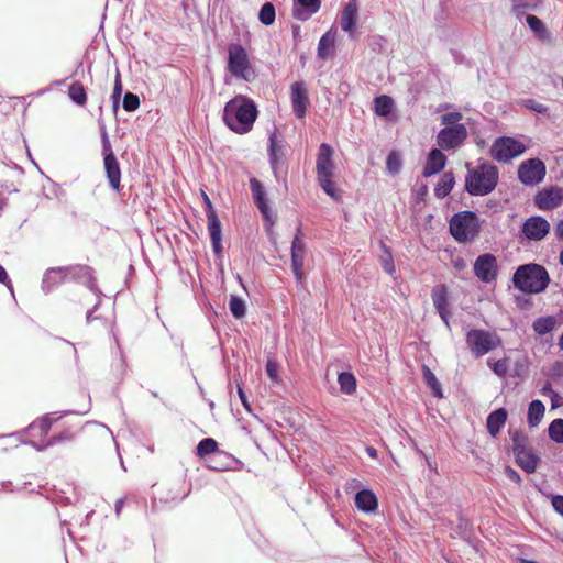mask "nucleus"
Segmentation results:
<instances>
[{"mask_svg": "<svg viewBox=\"0 0 563 563\" xmlns=\"http://www.w3.org/2000/svg\"><path fill=\"white\" fill-rule=\"evenodd\" d=\"M321 0H294V18L299 21H307L320 9Z\"/></svg>", "mask_w": 563, "mask_h": 563, "instance_id": "nucleus-26", "label": "nucleus"}, {"mask_svg": "<svg viewBox=\"0 0 563 563\" xmlns=\"http://www.w3.org/2000/svg\"><path fill=\"white\" fill-rule=\"evenodd\" d=\"M517 464L528 474L536 472L540 457L532 451V449H520L514 452Z\"/></svg>", "mask_w": 563, "mask_h": 563, "instance_id": "nucleus-28", "label": "nucleus"}, {"mask_svg": "<svg viewBox=\"0 0 563 563\" xmlns=\"http://www.w3.org/2000/svg\"><path fill=\"white\" fill-rule=\"evenodd\" d=\"M0 283L5 285L10 284L8 273L2 265H0Z\"/></svg>", "mask_w": 563, "mask_h": 563, "instance_id": "nucleus-61", "label": "nucleus"}, {"mask_svg": "<svg viewBox=\"0 0 563 563\" xmlns=\"http://www.w3.org/2000/svg\"><path fill=\"white\" fill-rule=\"evenodd\" d=\"M514 286L526 294H540L550 283L547 269L539 264L530 263L519 266L512 276Z\"/></svg>", "mask_w": 563, "mask_h": 563, "instance_id": "nucleus-2", "label": "nucleus"}, {"mask_svg": "<svg viewBox=\"0 0 563 563\" xmlns=\"http://www.w3.org/2000/svg\"><path fill=\"white\" fill-rule=\"evenodd\" d=\"M519 104L528 110H531L536 113H547L548 112V107L543 103H540L538 102L537 100L534 99H521L519 101Z\"/></svg>", "mask_w": 563, "mask_h": 563, "instance_id": "nucleus-50", "label": "nucleus"}, {"mask_svg": "<svg viewBox=\"0 0 563 563\" xmlns=\"http://www.w3.org/2000/svg\"><path fill=\"white\" fill-rule=\"evenodd\" d=\"M73 412L74 411H64L59 416H56L57 413L53 412L51 415L44 416L40 420L34 421L33 423H31L29 426V428H27V432L32 437H36V435L44 437V435H46L48 433V431H49V429H51V427H52L54 421H57L60 418H63L64 416H67V415L73 413Z\"/></svg>", "mask_w": 563, "mask_h": 563, "instance_id": "nucleus-24", "label": "nucleus"}, {"mask_svg": "<svg viewBox=\"0 0 563 563\" xmlns=\"http://www.w3.org/2000/svg\"><path fill=\"white\" fill-rule=\"evenodd\" d=\"M508 412L505 408H498L492 411L486 420L487 431L492 437H496L507 421Z\"/></svg>", "mask_w": 563, "mask_h": 563, "instance_id": "nucleus-30", "label": "nucleus"}, {"mask_svg": "<svg viewBox=\"0 0 563 563\" xmlns=\"http://www.w3.org/2000/svg\"><path fill=\"white\" fill-rule=\"evenodd\" d=\"M335 44V35L331 31L324 33L319 40L318 44V57L321 59H328L333 54Z\"/></svg>", "mask_w": 563, "mask_h": 563, "instance_id": "nucleus-33", "label": "nucleus"}, {"mask_svg": "<svg viewBox=\"0 0 563 563\" xmlns=\"http://www.w3.org/2000/svg\"><path fill=\"white\" fill-rule=\"evenodd\" d=\"M525 151L526 146L520 141L509 136H500L494 141L490 155L497 162L507 163L523 154Z\"/></svg>", "mask_w": 563, "mask_h": 563, "instance_id": "nucleus-8", "label": "nucleus"}, {"mask_svg": "<svg viewBox=\"0 0 563 563\" xmlns=\"http://www.w3.org/2000/svg\"><path fill=\"white\" fill-rule=\"evenodd\" d=\"M375 113L379 117H387L393 110V99L386 95L375 98Z\"/></svg>", "mask_w": 563, "mask_h": 563, "instance_id": "nucleus-38", "label": "nucleus"}, {"mask_svg": "<svg viewBox=\"0 0 563 563\" xmlns=\"http://www.w3.org/2000/svg\"><path fill=\"white\" fill-rule=\"evenodd\" d=\"M250 188L252 191V197H253L254 203L261 211L262 216L265 219H269L272 214H271V208L267 203L264 186L262 185V183L258 179L253 177L250 179Z\"/></svg>", "mask_w": 563, "mask_h": 563, "instance_id": "nucleus-22", "label": "nucleus"}, {"mask_svg": "<svg viewBox=\"0 0 563 563\" xmlns=\"http://www.w3.org/2000/svg\"><path fill=\"white\" fill-rule=\"evenodd\" d=\"M505 474L507 475V477L510 481H512V482H515L517 484H520V482H521L520 474L517 471H515L514 468H511L510 466H507L505 468Z\"/></svg>", "mask_w": 563, "mask_h": 563, "instance_id": "nucleus-57", "label": "nucleus"}, {"mask_svg": "<svg viewBox=\"0 0 563 563\" xmlns=\"http://www.w3.org/2000/svg\"><path fill=\"white\" fill-rule=\"evenodd\" d=\"M355 506L364 512H373L378 507L376 495L369 489H361L355 495Z\"/></svg>", "mask_w": 563, "mask_h": 563, "instance_id": "nucleus-29", "label": "nucleus"}, {"mask_svg": "<svg viewBox=\"0 0 563 563\" xmlns=\"http://www.w3.org/2000/svg\"><path fill=\"white\" fill-rule=\"evenodd\" d=\"M423 377L427 385L432 389V393L437 397H442L441 385L438 382L435 375L427 366L423 367Z\"/></svg>", "mask_w": 563, "mask_h": 563, "instance_id": "nucleus-45", "label": "nucleus"}, {"mask_svg": "<svg viewBox=\"0 0 563 563\" xmlns=\"http://www.w3.org/2000/svg\"><path fill=\"white\" fill-rule=\"evenodd\" d=\"M451 235L459 243H466L475 240L481 230V221L473 211H460L449 222Z\"/></svg>", "mask_w": 563, "mask_h": 563, "instance_id": "nucleus-4", "label": "nucleus"}, {"mask_svg": "<svg viewBox=\"0 0 563 563\" xmlns=\"http://www.w3.org/2000/svg\"><path fill=\"white\" fill-rule=\"evenodd\" d=\"M68 280L81 283L87 286L91 291H96V283L92 276V271L87 265L67 266Z\"/></svg>", "mask_w": 563, "mask_h": 563, "instance_id": "nucleus-20", "label": "nucleus"}, {"mask_svg": "<svg viewBox=\"0 0 563 563\" xmlns=\"http://www.w3.org/2000/svg\"><path fill=\"white\" fill-rule=\"evenodd\" d=\"M290 100L295 115L298 119L305 118L310 101L308 90L302 81H295L290 86Z\"/></svg>", "mask_w": 563, "mask_h": 563, "instance_id": "nucleus-13", "label": "nucleus"}, {"mask_svg": "<svg viewBox=\"0 0 563 563\" xmlns=\"http://www.w3.org/2000/svg\"><path fill=\"white\" fill-rule=\"evenodd\" d=\"M463 119V114L461 112H448L441 115L440 121L442 125L445 126H455L461 124L460 121Z\"/></svg>", "mask_w": 563, "mask_h": 563, "instance_id": "nucleus-52", "label": "nucleus"}, {"mask_svg": "<svg viewBox=\"0 0 563 563\" xmlns=\"http://www.w3.org/2000/svg\"><path fill=\"white\" fill-rule=\"evenodd\" d=\"M73 412L74 411H64L59 416H56L57 413L53 412L51 415L44 416L40 420L34 421L33 423H31L29 426V428H27V432L32 437H36V435L44 437V435H46L48 433V431H49V429H51V427H52L54 421H57L60 418H63L64 416H67V415L73 413Z\"/></svg>", "mask_w": 563, "mask_h": 563, "instance_id": "nucleus-25", "label": "nucleus"}, {"mask_svg": "<svg viewBox=\"0 0 563 563\" xmlns=\"http://www.w3.org/2000/svg\"><path fill=\"white\" fill-rule=\"evenodd\" d=\"M386 169L391 175H397L401 169L400 156L395 152H390L386 159Z\"/></svg>", "mask_w": 563, "mask_h": 563, "instance_id": "nucleus-48", "label": "nucleus"}, {"mask_svg": "<svg viewBox=\"0 0 563 563\" xmlns=\"http://www.w3.org/2000/svg\"><path fill=\"white\" fill-rule=\"evenodd\" d=\"M550 231L549 222L541 216L528 218L521 228L522 234L531 241H540L547 236Z\"/></svg>", "mask_w": 563, "mask_h": 563, "instance_id": "nucleus-14", "label": "nucleus"}, {"mask_svg": "<svg viewBox=\"0 0 563 563\" xmlns=\"http://www.w3.org/2000/svg\"><path fill=\"white\" fill-rule=\"evenodd\" d=\"M333 176H321L318 177V181L322 190L332 198H336L335 184L332 181Z\"/></svg>", "mask_w": 563, "mask_h": 563, "instance_id": "nucleus-49", "label": "nucleus"}, {"mask_svg": "<svg viewBox=\"0 0 563 563\" xmlns=\"http://www.w3.org/2000/svg\"><path fill=\"white\" fill-rule=\"evenodd\" d=\"M380 247L384 252V254L380 256V265L387 274L391 275L395 273L393 255L385 244L382 243Z\"/></svg>", "mask_w": 563, "mask_h": 563, "instance_id": "nucleus-46", "label": "nucleus"}, {"mask_svg": "<svg viewBox=\"0 0 563 563\" xmlns=\"http://www.w3.org/2000/svg\"><path fill=\"white\" fill-rule=\"evenodd\" d=\"M468 136L464 124L444 126L437 134V144L443 151H452L461 147Z\"/></svg>", "mask_w": 563, "mask_h": 563, "instance_id": "nucleus-9", "label": "nucleus"}, {"mask_svg": "<svg viewBox=\"0 0 563 563\" xmlns=\"http://www.w3.org/2000/svg\"><path fill=\"white\" fill-rule=\"evenodd\" d=\"M101 142L104 170L109 185L114 191H119L121 188V169L104 126L101 130Z\"/></svg>", "mask_w": 563, "mask_h": 563, "instance_id": "nucleus-7", "label": "nucleus"}, {"mask_svg": "<svg viewBox=\"0 0 563 563\" xmlns=\"http://www.w3.org/2000/svg\"><path fill=\"white\" fill-rule=\"evenodd\" d=\"M446 163V156L442 153L441 148H432L428 155L423 173L424 177H430L440 173Z\"/></svg>", "mask_w": 563, "mask_h": 563, "instance_id": "nucleus-27", "label": "nucleus"}, {"mask_svg": "<svg viewBox=\"0 0 563 563\" xmlns=\"http://www.w3.org/2000/svg\"><path fill=\"white\" fill-rule=\"evenodd\" d=\"M556 319L553 316L537 318L532 323V329L538 335H545L554 330Z\"/></svg>", "mask_w": 563, "mask_h": 563, "instance_id": "nucleus-35", "label": "nucleus"}, {"mask_svg": "<svg viewBox=\"0 0 563 563\" xmlns=\"http://www.w3.org/2000/svg\"><path fill=\"white\" fill-rule=\"evenodd\" d=\"M555 234L559 239L563 240V220H561L556 228H555Z\"/></svg>", "mask_w": 563, "mask_h": 563, "instance_id": "nucleus-63", "label": "nucleus"}, {"mask_svg": "<svg viewBox=\"0 0 563 563\" xmlns=\"http://www.w3.org/2000/svg\"><path fill=\"white\" fill-rule=\"evenodd\" d=\"M541 394L542 395H549L551 397V400L552 402L554 404L555 402V399L559 397L558 393L555 390L552 389L551 387V384L550 383H547L542 388H541Z\"/></svg>", "mask_w": 563, "mask_h": 563, "instance_id": "nucleus-58", "label": "nucleus"}, {"mask_svg": "<svg viewBox=\"0 0 563 563\" xmlns=\"http://www.w3.org/2000/svg\"><path fill=\"white\" fill-rule=\"evenodd\" d=\"M257 115L256 103L244 95H236L225 103L222 120L232 132L246 134L253 129Z\"/></svg>", "mask_w": 563, "mask_h": 563, "instance_id": "nucleus-1", "label": "nucleus"}, {"mask_svg": "<svg viewBox=\"0 0 563 563\" xmlns=\"http://www.w3.org/2000/svg\"><path fill=\"white\" fill-rule=\"evenodd\" d=\"M544 412H545V407H544L543 402L539 399L532 400L528 407L527 421H528L529 427H531V428L537 427L541 422V420L544 416Z\"/></svg>", "mask_w": 563, "mask_h": 563, "instance_id": "nucleus-32", "label": "nucleus"}, {"mask_svg": "<svg viewBox=\"0 0 563 563\" xmlns=\"http://www.w3.org/2000/svg\"><path fill=\"white\" fill-rule=\"evenodd\" d=\"M122 91H123V86L121 82V75L119 71H117L115 78H114L113 91H112V96H111V100H112L114 110H117L119 108Z\"/></svg>", "mask_w": 563, "mask_h": 563, "instance_id": "nucleus-51", "label": "nucleus"}, {"mask_svg": "<svg viewBox=\"0 0 563 563\" xmlns=\"http://www.w3.org/2000/svg\"><path fill=\"white\" fill-rule=\"evenodd\" d=\"M228 70L238 79L251 81L255 77L245 48L239 43H232L228 48Z\"/></svg>", "mask_w": 563, "mask_h": 563, "instance_id": "nucleus-5", "label": "nucleus"}, {"mask_svg": "<svg viewBox=\"0 0 563 563\" xmlns=\"http://www.w3.org/2000/svg\"><path fill=\"white\" fill-rule=\"evenodd\" d=\"M510 439L512 441V451L517 452L520 449H527V435L520 430H514L509 432Z\"/></svg>", "mask_w": 563, "mask_h": 563, "instance_id": "nucleus-47", "label": "nucleus"}, {"mask_svg": "<svg viewBox=\"0 0 563 563\" xmlns=\"http://www.w3.org/2000/svg\"><path fill=\"white\" fill-rule=\"evenodd\" d=\"M563 201V190L559 187H551L539 191L534 198L537 207L541 210H552Z\"/></svg>", "mask_w": 563, "mask_h": 563, "instance_id": "nucleus-17", "label": "nucleus"}, {"mask_svg": "<svg viewBox=\"0 0 563 563\" xmlns=\"http://www.w3.org/2000/svg\"><path fill=\"white\" fill-rule=\"evenodd\" d=\"M238 394H239V397L241 399V402H242L243 407L246 410H250V404L247 401L246 395H245L244 390L241 387L238 388Z\"/></svg>", "mask_w": 563, "mask_h": 563, "instance_id": "nucleus-60", "label": "nucleus"}, {"mask_svg": "<svg viewBox=\"0 0 563 563\" xmlns=\"http://www.w3.org/2000/svg\"><path fill=\"white\" fill-rule=\"evenodd\" d=\"M358 3L356 0H351L345 4L341 18L340 25L344 32H347L351 37L355 33V25L357 21Z\"/></svg>", "mask_w": 563, "mask_h": 563, "instance_id": "nucleus-21", "label": "nucleus"}, {"mask_svg": "<svg viewBox=\"0 0 563 563\" xmlns=\"http://www.w3.org/2000/svg\"><path fill=\"white\" fill-rule=\"evenodd\" d=\"M124 503H125V499L124 498H120L117 500L115 503V506H114V510H115V515L119 517L120 514H121V510L124 506Z\"/></svg>", "mask_w": 563, "mask_h": 563, "instance_id": "nucleus-62", "label": "nucleus"}, {"mask_svg": "<svg viewBox=\"0 0 563 563\" xmlns=\"http://www.w3.org/2000/svg\"><path fill=\"white\" fill-rule=\"evenodd\" d=\"M140 107V99L137 95L126 92L123 97V108L125 111L132 112Z\"/></svg>", "mask_w": 563, "mask_h": 563, "instance_id": "nucleus-53", "label": "nucleus"}, {"mask_svg": "<svg viewBox=\"0 0 563 563\" xmlns=\"http://www.w3.org/2000/svg\"><path fill=\"white\" fill-rule=\"evenodd\" d=\"M512 3V12L519 18L523 14L526 10H536L541 0H511Z\"/></svg>", "mask_w": 563, "mask_h": 563, "instance_id": "nucleus-40", "label": "nucleus"}, {"mask_svg": "<svg viewBox=\"0 0 563 563\" xmlns=\"http://www.w3.org/2000/svg\"><path fill=\"white\" fill-rule=\"evenodd\" d=\"M202 197H203V202H205V206H206V214L207 217H209V211L211 212H216L212 203H211V200L209 199V197L202 192Z\"/></svg>", "mask_w": 563, "mask_h": 563, "instance_id": "nucleus-59", "label": "nucleus"}, {"mask_svg": "<svg viewBox=\"0 0 563 563\" xmlns=\"http://www.w3.org/2000/svg\"><path fill=\"white\" fill-rule=\"evenodd\" d=\"M69 98L78 106H84L87 102V93L84 86L79 81H75L68 89Z\"/></svg>", "mask_w": 563, "mask_h": 563, "instance_id": "nucleus-39", "label": "nucleus"}, {"mask_svg": "<svg viewBox=\"0 0 563 563\" xmlns=\"http://www.w3.org/2000/svg\"><path fill=\"white\" fill-rule=\"evenodd\" d=\"M338 383L342 393L352 395L356 390V379L350 372H342L339 374Z\"/></svg>", "mask_w": 563, "mask_h": 563, "instance_id": "nucleus-37", "label": "nucleus"}, {"mask_svg": "<svg viewBox=\"0 0 563 563\" xmlns=\"http://www.w3.org/2000/svg\"><path fill=\"white\" fill-rule=\"evenodd\" d=\"M73 438H74L73 433L69 430H65L57 435H53L49 440H47L43 444H38L35 441H29L26 443L32 445L33 448H35L37 451H43V450H45L49 446H53L57 443L71 441Z\"/></svg>", "mask_w": 563, "mask_h": 563, "instance_id": "nucleus-36", "label": "nucleus"}, {"mask_svg": "<svg viewBox=\"0 0 563 563\" xmlns=\"http://www.w3.org/2000/svg\"><path fill=\"white\" fill-rule=\"evenodd\" d=\"M492 371L497 374L498 376L503 377L507 374L508 365L506 360H498L494 362L493 364L488 363Z\"/></svg>", "mask_w": 563, "mask_h": 563, "instance_id": "nucleus-54", "label": "nucleus"}, {"mask_svg": "<svg viewBox=\"0 0 563 563\" xmlns=\"http://www.w3.org/2000/svg\"><path fill=\"white\" fill-rule=\"evenodd\" d=\"M466 344L475 357H481L501 344L499 336L482 329H472L466 333Z\"/></svg>", "mask_w": 563, "mask_h": 563, "instance_id": "nucleus-6", "label": "nucleus"}, {"mask_svg": "<svg viewBox=\"0 0 563 563\" xmlns=\"http://www.w3.org/2000/svg\"><path fill=\"white\" fill-rule=\"evenodd\" d=\"M552 506L556 512L563 516V496L555 495L552 497Z\"/></svg>", "mask_w": 563, "mask_h": 563, "instance_id": "nucleus-56", "label": "nucleus"}, {"mask_svg": "<svg viewBox=\"0 0 563 563\" xmlns=\"http://www.w3.org/2000/svg\"><path fill=\"white\" fill-rule=\"evenodd\" d=\"M455 184V178L452 172H445L439 184L434 188V195L437 198H444L446 197L453 189V186Z\"/></svg>", "mask_w": 563, "mask_h": 563, "instance_id": "nucleus-34", "label": "nucleus"}, {"mask_svg": "<svg viewBox=\"0 0 563 563\" xmlns=\"http://www.w3.org/2000/svg\"><path fill=\"white\" fill-rule=\"evenodd\" d=\"M68 280L67 266L48 268L42 280V290L45 294L54 290L58 285Z\"/></svg>", "mask_w": 563, "mask_h": 563, "instance_id": "nucleus-19", "label": "nucleus"}, {"mask_svg": "<svg viewBox=\"0 0 563 563\" xmlns=\"http://www.w3.org/2000/svg\"><path fill=\"white\" fill-rule=\"evenodd\" d=\"M366 453L372 457V459H376L377 457V450L373 446H366Z\"/></svg>", "mask_w": 563, "mask_h": 563, "instance_id": "nucleus-64", "label": "nucleus"}, {"mask_svg": "<svg viewBox=\"0 0 563 563\" xmlns=\"http://www.w3.org/2000/svg\"><path fill=\"white\" fill-rule=\"evenodd\" d=\"M229 309L235 319H241L246 313L245 301L242 298L232 295L229 301Z\"/></svg>", "mask_w": 563, "mask_h": 563, "instance_id": "nucleus-42", "label": "nucleus"}, {"mask_svg": "<svg viewBox=\"0 0 563 563\" xmlns=\"http://www.w3.org/2000/svg\"><path fill=\"white\" fill-rule=\"evenodd\" d=\"M269 164L272 170L277 179L285 175L284 170V145L282 141L277 140L276 133L269 136V148H268Z\"/></svg>", "mask_w": 563, "mask_h": 563, "instance_id": "nucleus-15", "label": "nucleus"}, {"mask_svg": "<svg viewBox=\"0 0 563 563\" xmlns=\"http://www.w3.org/2000/svg\"><path fill=\"white\" fill-rule=\"evenodd\" d=\"M333 148L328 143H322L319 146L316 169L317 176H333L335 170V165L333 162Z\"/></svg>", "mask_w": 563, "mask_h": 563, "instance_id": "nucleus-16", "label": "nucleus"}, {"mask_svg": "<svg viewBox=\"0 0 563 563\" xmlns=\"http://www.w3.org/2000/svg\"><path fill=\"white\" fill-rule=\"evenodd\" d=\"M299 233L300 231L295 235L291 243V271L297 283L301 284L305 279L306 243Z\"/></svg>", "mask_w": 563, "mask_h": 563, "instance_id": "nucleus-12", "label": "nucleus"}, {"mask_svg": "<svg viewBox=\"0 0 563 563\" xmlns=\"http://www.w3.org/2000/svg\"><path fill=\"white\" fill-rule=\"evenodd\" d=\"M217 450L218 443L212 438H205L197 445V454L201 457L214 453Z\"/></svg>", "mask_w": 563, "mask_h": 563, "instance_id": "nucleus-44", "label": "nucleus"}, {"mask_svg": "<svg viewBox=\"0 0 563 563\" xmlns=\"http://www.w3.org/2000/svg\"><path fill=\"white\" fill-rule=\"evenodd\" d=\"M526 22H527L528 26L530 27V30L533 32V34L540 41H543V42L551 41L550 32L547 30L545 25L539 18H537L536 15H532V14H528L526 16Z\"/></svg>", "mask_w": 563, "mask_h": 563, "instance_id": "nucleus-31", "label": "nucleus"}, {"mask_svg": "<svg viewBox=\"0 0 563 563\" xmlns=\"http://www.w3.org/2000/svg\"><path fill=\"white\" fill-rule=\"evenodd\" d=\"M208 219V230H209V234H210V240H211V244H212V250H213V253L217 257H220L221 254H222V244H221V239H222V228H221V222L217 216V212H211L209 211V217H207Z\"/></svg>", "mask_w": 563, "mask_h": 563, "instance_id": "nucleus-23", "label": "nucleus"}, {"mask_svg": "<svg viewBox=\"0 0 563 563\" xmlns=\"http://www.w3.org/2000/svg\"><path fill=\"white\" fill-rule=\"evenodd\" d=\"M276 11L272 2H265L260 9L258 20L262 24L268 26L275 22Z\"/></svg>", "mask_w": 563, "mask_h": 563, "instance_id": "nucleus-41", "label": "nucleus"}, {"mask_svg": "<svg viewBox=\"0 0 563 563\" xmlns=\"http://www.w3.org/2000/svg\"><path fill=\"white\" fill-rule=\"evenodd\" d=\"M498 169L490 163H482L476 168H468L465 189L472 196H486L497 186Z\"/></svg>", "mask_w": 563, "mask_h": 563, "instance_id": "nucleus-3", "label": "nucleus"}, {"mask_svg": "<svg viewBox=\"0 0 563 563\" xmlns=\"http://www.w3.org/2000/svg\"><path fill=\"white\" fill-rule=\"evenodd\" d=\"M266 373L273 382L278 379V365L276 362L268 360L266 363Z\"/></svg>", "mask_w": 563, "mask_h": 563, "instance_id": "nucleus-55", "label": "nucleus"}, {"mask_svg": "<svg viewBox=\"0 0 563 563\" xmlns=\"http://www.w3.org/2000/svg\"><path fill=\"white\" fill-rule=\"evenodd\" d=\"M498 265L490 253L481 254L474 262V274L483 283L489 284L497 277Z\"/></svg>", "mask_w": 563, "mask_h": 563, "instance_id": "nucleus-11", "label": "nucleus"}, {"mask_svg": "<svg viewBox=\"0 0 563 563\" xmlns=\"http://www.w3.org/2000/svg\"><path fill=\"white\" fill-rule=\"evenodd\" d=\"M545 164L539 158L523 161L518 167V178L526 186L541 183L545 176Z\"/></svg>", "mask_w": 563, "mask_h": 563, "instance_id": "nucleus-10", "label": "nucleus"}, {"mask_svg": "<svg viewBox=\"0 0 563 563\" xmlns=\"http://www.w3.org/2000/svg\"><path fill=\"white\" fill-rule=\"evenodd\" d=\"M548 433L552 441L563 444V419H554L549 426Z\"/></svg>", "mask_w": 563, "mask_h": 563, "instance_id": "nucleus-43", "label": "nucleus"}, {"mask_svg": "<svg viewBox=\"0 0 563 563\" xmlns=\"http://www.w3.org/2000/svg\"><path fill=\"white\" fill-rule=\"evenodd\" d=\"M431 298L434 308L440 314L441 320L450 328V310L448 300V290L444 285H437L431 291Z\"/></svg>", "mask_w": 563, "mask_h": 563, "instance_id": "nucleus-18", "label": "nucleus"}]
</instances>
